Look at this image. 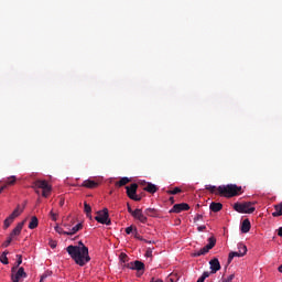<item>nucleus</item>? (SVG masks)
I'll return each instance as SVG.
<instances>
[{"label":"nucleus","mask_w":282,"mask_h":282,"mask_svg":"<svg viewBox=\"0 0 282 282\" xmlns=\"http://www.w3.org/2000/svg\"><path fill=\"white\" fill-rule=\"evenodd\" d=\"M126 268L131 269V270H137V271H144L145 264L142 261H134L130 262L128 264H124Z\"/></svg>","instance_id":"nucleus-9"},{"label":"nucleus","mask_w":282,"mask_h":282,"mask_svg":"<svg viewBox=\"0 0 282 282\" xmlns=\"http://www.w3.org/2000/svg\"><path fill=\"white\" fill-rule=\"evenodd\" d=\"M13 240L14 239L11 236H9V238L2 243V247L3 248L10 247V243H12Z\"/></svg>","instance_id":"nucleus-31"},{"label":"nucleus","mask_w":282,"mask_h":282,"mask_svg":"<svg viewBox=\"0 0 282 282\" xmlns=\"http://www.w3.org/2000/svg\"><path fill=\"white\" fill-rule=\"evenodd\" d=\"M55 230H56V232H58L59 235H65V236L70 235V234H68V231H64L63 228H61V227H58V226L55 227Z\"/></svg>","instance_id":"nucleus-32"},{"label":"nucleus","mask_w":282,"mask_h":282,"mask_svg":"<svg viewBox=\"0 0 282 282\" xmlns=\"http://www.w3.org/2000/svg\"><path fill=\"white\" fill-rule=\"evenodd\" d=\"M150 282H164L162 279L152 278Z\"/></svg>","instance_id":"nucleus-45"},{"label":"nucleus","mask_w":282,"mask_h":282,"mask_svg":"<svg viewBox=\"0 0 282 282\" xmlns=\"http://www.w3.org/2000/svg\"><path fill=\"white\" fill-rule=\"evenodd\" d=\"M39 226V220L35 216L31 218V221L29 224L30 229H35Z\"/></svg>","instance_id":"nucleus-24"},{"label":"nucleus","mask_w":282,"mask_h":282,"mask_svg":"<svg viewBox=\"0 0 282 282\" xmlns=\"http://www.w3.org/2000/svg\"><path fill=\"white\" fill-rule=\"evenodd\" d=\"M25 224V220H23L22 223L18 224L17 227L11 231L10 236L11 238L14 239V237L19 236L22 231V228Z\"/></svg>","instance_id":"nucleus-13"},{"label":"nucleus","mask_w":282,"mask_h":282,"mask_svg":"<svg viewBox=\"0 0 282 282\" xmlns=\"http://www.w3.org/2000/svg\"><path fill=\"white\" fill-rule=\"evenodd\" d=\"M8 253H10L8 250L3 251V253L0 256V262H2L3 264H8L10 263V261H8Z\"/></svg>","instance_id":"nucleus-25"},{"label":"nucleus","mask_w":282,"mask_h":282,"mask_svg":"<svg viewBox=\"0 0 282 282\" xmlns=\"http://www.w3.org/2000/svg\"><path fill=\"white\" fill-rule=\"evenodd\" d=\"M254 203H235L234 208L240 214H252L256 210Z\"/></svg>","instance_id":"nucleus-4"},{"label":"nucleus","mask_w":282,"mask_h":282,"mask_svg":"<svg viewBox=\"0 0 282 282\" xmlns=\"http://www.w3.org/2000/svg\"><path fill=\"white\" fill-rule=\"evenodd\" d=\"M8 186H9L8 182H4V185H2L0 187V189H2V192H3V191H6L8 188Z\"/></svg>","instance_id":"nucleus-41"},{"label":"nucleus","mask_w":282,"mask_h":282,"mask_svg":"<svg viewBox=\"0 0 282 282\" xmlns=\"http://www.w3.org/2000/svg\"><path fill=\"white\" fill-rule=\"evenodd\" d=\"M20 216V212H19V209L17 208V209H14V212H12V214L10 215V217L14 220L17 217H19Z\"/></svg>","instance_id":"nucleus-35"},{"label":"nucleus","mask_w":282,"mask_h":282,"mask_svg":"<svg viewBox=\"0 0 282 282\" xmlns=\"http://www.w3.org/2000/svg\"><path fill=\"white\" fill-rule=\"evenodd\" d=\"M36 194H40L39 189L35 188Z\"/></svg>","instance_id":"nucleus-53"},{"label":"nucleus","mask_w":282,"mask_h":282,"mask_svg":"<svg viewBox=\"0 0 282 282\" xmlns=\"http://www.w3.org/2000/svg\"><path fill=\"white\" fill-rule=\"evenodd\" d=\"M48 245L52 249H55L57 247V242L54 240H50Z\"/></svg>","instance_id":"nucleus-38"},{"label":"nucleus","mask_w":282,"mask_h":282,"mask_svg":"<svg viewBox=\"0 0 282 282\" xmlns=\"http://www.w3.org/2000/svg\"><path fill=\"white\" fill-rule=\"evenodd\" d=\"M209 264H210L212 274H215L217 271L221 269L220 262L217 258H214L213 260H210Z\"/></svg>","instance_id":"nucleus-12"},{"label":"nucleus","mask_w":282,"mask_h":282,"mask_svg":"<svg viewBox=\"0 0 282 282\" xmlns=\"http://www.w3.org/2000/svg\"><path fill=\"white\" fill-rule=\"evenodd\" d=\"M209 275L210 273L208 271H205L200 278H204V280H206V278H208Z\"/></svg>","instance_id":"nucleus-40"},{"label":"nucleus","mask_w":282,"mask_h":282,"mask_svg":"<svg viewBox=\"0 0 282 282\" xmlns=\"http://www.w3.org/2000/svg\"><path fill=\"white\" fill-rule=\"evenodd\" d=\"M278 236H279V237H282V227H280V228L278 229Z\"/></svg>","instance_id":"nucleus-47"},{"label":"nucleus","mask_w":282,"mask_h":282,"mask_svg":"<svg viewBox=\"0 0 282 282\" xmlns=\"http://www.w3.org/2000/svg\"><path fill=\"white\" fill-rule=\"evenodd\" d=\"M206 229V227L205 226H199L198 228H197V230L200 232V231H204Z\"/></svg>","instance_id":"nucleus-46"},{"label":"nucleus","mask_w":282,"mask_h":282,"mask_svg":"<svg viewBox=\"0 0 282 282\" xmlns=\"http://www.w3.org/2000/svg\"><path fill=\"white\" fill-rule=\"evenodd\" d=\"M144 215L148 217H156L158 216V209H153L149 207L148 209L144 210Z\"/></svg>","instance_id":"nucleus-21"},{"label":"nucleus","mask_w":282,"mask_h":282,"mask_svg":"<svg viewBox=\"0 0 282 282\" xmlns=\"http://www.w3.org/2000/svg\"><path fill=\"white\" fill-rule=\"evenodd\" d=\"M153 251L151 249L147 250L145 257H152Z\"/></svg>","instance_id":"nucleus-44"},{"label":"nucleus","mask_w":282,"mask_h":282,"mask_svg":"<svg viewBox=\"0 0 282 282\" xmlns=\"http://www.w3.org/2000/svg\"><path fill=\"white\" fill-rule=\"evenodd\" d=\"M203 219V216L202 215H196V217L194 218V221H199Z\"/></svg>","instance_id":"nucleus-42"},{"label":"nucleus","mask_w":282,"mask_h":282,"mask_svg":"<svg viewBox=\"0 0 282 282\" xmlns=\"http://www.w3.org/2000/svg\"><path fill=\"white\" fill-rule=\"evenodd\" d=\"M170 202L173 204V203H175V198L174 197H171L170 198Z\"/></svg>","instance_id":"nucleus-51"},{"label":"nucleus","mask_w":282,"mask_h":282,"mask_svg":"<svg viewBox=\"0 0 282 282\" xmlns=\"http://www.w3.org/2000/svg\"><path fill=\"white\" fill-rule=\"evenodd\" d=\"M180 193H182V188L178 187V186L174 187L173 189H169V191H167V194H169V195H177V194H180Z\"/></svg>","instance_id":"nucleus-28"},{"label":"nucleus","mask_w":282,"mask_h":282,"mask_svg":"<svg viewBox=\"0 0 282 282\" xmlns=\"http://www.w3.org/2000/svg\"><path fill=\"white\" fill-rule=\"evenodd\" d=\"M204 281H205V279L202 276L197 280V282H204Z\"/></svg>","instance_id":"nucleus-50"},{"label":"nucleus","mask_w":282,"mask_h":282,"mask_svg":"<svg viewBox=\"0 0 282 282\" xmlns=\"http://www.w3.org/2000/svg\"><path fill=\"white\" fill-rule=\"evenodd\" d=\"M64 204H65V200H61L59 205L64 206Z\"/></svg>","instance_id":"nucleus-52"},{"label":"nucleus","mask_w":282,"mask_h":282,"mask_svg":"<svg viewBox=\"0 0 282 282\" xmlns=\"http://www.w3.org/2000/svg\"><path fill=\"white\" fill-rule=\"evenodd\" d=\"M132 217L142 224L148 223V217L143 214L142 209H134Z\"/></svg>","instance_id":"nucleus-11"},{"label":"nucleus","mask_w":282,"mask_h":282,"mask_svg":"<svg viewBox=\"0 0 282 282\" xmlns=\"http://www.w3.org/2000/svg\"><path fill=\"white\" fill-rule=\"evenodd\" d=\"M46 278H47V274H46V273H44V274L41 276L42 280H44V279H46Z\"/></svg>","instance_id":"nucleus-49"},{"label":"nucleus","mask_w":282,"mask_h":282,"mask_svg":"<svg viewBox=\"0 0 282 282\" xmlns=\"http://www.w3.org/2000/svg\"><path fill=\"white\" fill-rule=\"evenodd\" d=\"M95 220H97V223L102 225H107V226L111 225V220L109 218V210L107 209V207L97 212V217H95Z\"/></svg>","instance_id":"nucleus-6"},{"label":"nucleus","mask_w":282,"mask_h":282,"mask_svg":"<svg viewBox=\"0 0 282 282\" xmlns=\"http://www.w3.org/2000/svg\"><path fill=\"white\" fill-rule=\"evenodd\" d=\"M3 193V188H0V194Z\"/></svg>","instance_id":"nucleus-54"},{"label":"nucleus","mask_w":282,"mask_h":282,"mask_svg":"<svg viewBox=\"0 0 282 282\" xmlns=\"http://www.w3.org/2000/svg\"><path fill=\"white\" fill-rule=\"evenodd\" d=\"M138 188H139L138 183H132V184H130V186H126L127 196L134 202L142 200V197L138 196V194H137Z\"/></svg>","instance_id":"nucleus-5"},{"label":"nucleus","mask_w":282,"mask_h":282,"mask_svg":"<svg viewBox=\"0 0 282 282\" xmlns=\"http://www.w3.org/2000/svg\"><path fill=\"white\" fill-rule=\"evenodd\" d=\"M21 263H22V256H21V254H17V265L13 267V268L11 269V271L14 272V271L19 268V265H20Z\"/></svg>","instance_id":"nucleus-30"},{"label":"nucleus","mask_w":282,"mask_h":282,"mask_svg":"<svg viewBox=\"0 0 282 282\" xmlns=\"http://www.w3.org/2000/svg\"><path fill=\"white\" fill-rule=\"evenodd\" d=\"M50 215L52 217V220L56 221L57 220V215L52 210L50 212Z\"/></svg>","instance_id":"nucleus-39"},{"label":"nucleus","mask_w":282,"mask_h":282,"mask_svg":"<svg viewBox=\"0 0 282 282\" xmlns=\"http://www.w3.org/2000/svg\"><path fill=\"white\" fill-rule=\"evenodd\" d=\"M242 249H243V252H240V251H238V252H230L229 257H228V263H230L235 257H243V256H246L248 249H247V247H242Z\"/></svg>","instance_id":"nucleus-14"},{"label":"nucleus","mask_w":282,"mask_h":282,"mask_svg":"<svg viewBox=\"0 0 282 282\" xmlns=\"http://www.w3.org/2000/svg\"><path fill=\"white\" fill-rule=\"evenodd\" d=\"M209 209L213 213H218V212H220L223 209V205H221V203H210Z\"/></svg>","instance_id":"nucleus-19"},{"label":"nucleus","mask_w":282,"mask_h":282,"mask_svg":"<svg viewBox=\"0 0 282 282\" xmlns=\"http://www.w3.org/2000/svg\"><path fill=\"white\" fill-rule=\"evenodd\" d=\"M12 223H14V219L9 216V217L4 220V223H3V228H4V229L10 228V225H12Z\"/></svg>","instance_id":"nucleus-29"},{"label":"nucleus","mask_w":282,"mask_h":282,"mask_svg":"<svg viewBox=\"0 0 282 282\" xmlns=\"http://www.w3.org/2000/svg\"><path fill=\"white\" fill-rule=\"evenodd\" d=\"M143 191L150 193V194H155L159 191V187L153 184V183H147V186L143 187Z\"/></svg>","instance_id":"nucleus-15"},{"label":"nucleus","mask_w":282,"mask_h":282,"mask_svg":"<svg viewBox=\"0 0 282 282\" xmlns=\"http://www.w3.org/2000/svg\"><path fill=\"white\" fill-rule=\"evenodd\" d=\"M32 188L33 189H43L42 192V196L47 198L52 192V186L47 183V181L45 180H36L33 182V185H32Z\"/></svg>","instance_id":"nucleus-3"},{"label":"nucleus","mask_w":282,"mask_h":282,"mask_svg":"<svg viewBox=\"0 0 282 282\" xmlns=\"http://www.w3.org/2000/svg\"><path fill=\"white\" fill-rule=\"evenodd\" d=\"M216 246V238L215 237H210L208 239V245L205 246L204 248H202L199 251L194 253V257H200L206 254L210 249H213Z\"/></svg>","instance_id":"nucleus-7"},{"label":"nucleus","mask_w":282,"mask_h":282,"mask_svg":"<svg viewBox=\"0 0 282 282\" xmlns=\"http://www.w3.org/2000/svg\"><path fill=\"white\" fill-rule=\"evenodd\" d=\"M135 228L137 227L130 226V227H127L124 231L127 235H131V234H134Z\"/></svg>","instance_id":"nucleus-34"},{"label":"nucleus","mask_w":282,"mask_h":282,"mask_svg":"<svg viewBox=\"0 0 282 282\" xmlns=\"http://www.w3.org/2000/svg\"><path fill=\"white\" fill-rule=\"evenodd\" d=\"M274 210L275 212H272L273 217L282 216V203H280V205H274Z\"/></svg>","instance_id":"nucleus-20"},{"label":"nucleus","mask_w":282,"mask_h":282,"mask_svg":"<svg viewBox=\"0 0 282 282\" xmlns=\"http://www.w3.org/2000/svg\"><path fill=\"white\" fill-rule=\"evenodd\" d=\"M133 237H134L135 239L140 240V241L145 242V243H152V241H148V240L143 239V238L140 236V234H139V231H138V228H134V229H133Z\"/></svg>","instance_id":"nucleus-22"},{"label":"nucleus","mask_w":282,"mask_h":282,"mask_svg":"<svg viewBox=\"0 0 282 282\" xmlns=\"http://www.w3.org/2000/svg\"><path fill=\"white\" fill-rule=\"evenodd\" d=\"M189 209V205H187V203H178L176 205H173L172 209H170V213H176L180 214L184 210H188Z\"/></svg>","instance_id":"nucleus-10"},{"label":"nucleus","mask_w":282,"mask_h":282,"mask_svg":"<svg viewBox=\"0 0 282 282\" xmlns=\"http://www.w3.org/2000/svg\"><path fill=\"white\" fill-rule=\"evenodd\" d=\"M82 186H83V187H86V188H90V189L97 188V187H98V182L93 181V180H85V181L83 182V185H82Z\"/></svg>","instance_id":"nucleus-16"},{"label":"nucleus","mask_w":282,"mask_h":282,"mask_svg":"<svg viewBox=\"0 0 282 282\" xmlns=\"http://www.w3.org/2000/svg\"><path fill=\"white\" fill-rule=\"evenodd\" d=\"M250 229H251V223H250V220H249V219H245L243 223H242V225H241V231H242L243 234H248V232L250 231Z\"/></svg>","instance_id":"nucleus-18"},{"label":"nucleus","mask_w":282,"mask_h":282,"mask_svg":"<svg viewBox=\"0 0 282 282\" xmlns=\"http://www.w3.org/2000/svg\"><path fill=\"white\" fill-rule=\"evenodd\" d=\"M83 224H78L77 226H75L70 231H68V236H73V235H75L76 232H78L79 230H82L83 229Z\"/></svg>","instance_id":"nucleus-27"},{"label":"nucleus","mask_w":282,"mask_h":282,"mask_svg":"<svg viewBox=\"0 0 282 282\" xmlns=\"http://www.w3.org/2000/svg\"><path fill=\"white\" fill-rule=\"evenodd\" d=\"M235 274H230L227 279H224L223 282H232Z\"/></svg>","instance_id":"nucleus-37"},{"label":"nucleus","mask_w":282,"mask_h":282,"mask_svg":"<svg viewBox=\"0 0 282 282\" xmlns=\"http://www.w3.org/2000/svg\"><path fill=\"white\" fill-rule=\"evenodd\" d=\"M44 280H42V278H41V280H40V282H43Z\"/></svg>","instance_id":"nucleus-55"},{"label":"nucleus","mask_w":282,"mask_h":282,"mask_svg":"<svg viewBox=\"0 0 282 282\" xmlns=\"http://www.w3.org/2000/svg\"><path fill=\"white\" fill-rule=\"evenodd\" d=\"M278 271H279L280 273H282V264H281L280 267H278Z\"/></svg>","instance_id":"nucleus-48"},{"label":"nucleus","mask_w":282,"mask_h":282,"mask_svg":"<svg viewBox=\"0 0 282 282\" xmlns=\"http://www.w3.org/2000/svg\"><path fill=\"white\" fill-rule=\"evenodd\" d=\"M242 247H247V246H245V245H242V243H239V245H238V249H239V252H240V253L243 252Z\"/></svg>","instance_id":"nucleus-43"},{"label":"nucleus","mask_w":282,"mask_h":282,"mask_svg":"<svg viewBox=\"0 0 282 282\" xmlns=\"http://www.w3.org/2000/svg\"><path fill=\"white\" fill-rule=\"evenodd\" d=\"M7 185L14 186L17 184V175H11L6 181Z\"/></svg>","instance_id":"nucleus-23"},{"label":"nucleus","mask_w":282,"mask_h":282,"mask_svg":"<svg viewBox=\"0 0 282 282\" xmlns=\"http://www.w3.org/2000/svg\"><path fill=\"white\" fill-rule=\"evenodd\" d=\"M26 276H28V274L25 273L24 269L21 267L18 269V271L15 273L12 272L11 280H12V282H19L22 279H25Z\"/></svg>","instance_id":"nucleus-8"},{"label":"nucleus","mask_w":282,"mask_h":282,"mask_svg":"<svg viewBox=\"0 0 282 282\" xmlns=\"http://www.w3.org/2000/svg\"><path fill=\"white\" fill-rule=\"evenodd\" d=\"M127 209H128V213L133 217L135 210L132 209V207L129 203H127Z\"/></svg>","instance_id":"nucleus-36"},{"label":"nucleus","mask_w":282,"mask_h":282,"mask_svg":"<svg viewBox=\"0 0 282 282\" xmlns=\"http://www.w3.org/2000/svg\"><path fill=\"white\" fill-rule=\"evenodd\" d=\"M66 251L70 258L76 262V264L84 267L90 262L91 258L89 256V249L86 247L83 241L78 242V246H68Z\"/></svg>","instance_id":"nucleus-1"},{"label":"nucleus","mask_w":282,"mask_h":282,"mask_svg":"<svg viewBox=\"0 0 282 282\" xmlns=\"http://www.w3.org/2000/svg\"><path fill=\"white\" fill-rule=\"evenodd\" d=\"M84 213H86V217L91 219V207L87 203H84Z\"/></svg>","instance_id":"nucleus-26"},{"label":"nucleus","mask_w":282,"mask_h":282,"mask_svg":"<svg viewBox=\"0 0 282 282\" xmlns=\"http://www.w3.org/2000/svg\"><path fill=\"white\" fill-rule=\"evenodd\" d=\"M205 188L213 194L227 198L239 196L242 192V187L238 186L237 184L219 185L218 187L208 184L205 186Z\"/></svg>","instance_id":"nucleus-2"},{"label":"nucleus","mask_w":282,"mask_h":282,"mask_svg":"<svg viewBox=\"0 0 282 282\" xmlns=\"http://www.w3.org/2000/svg\"><path fill=\"white\" fill-rule=\"evenodd\" d=\"M119 259L121 262H128L129 257L126 253H120Z\"/></svg>","instance_id":"nucleus-33"},{"label":"nucleus","mask_w":282,"mask_h":282,"mask_svg":"<svg viewBox=\"0 0 282 282\" xmlns=\"http://www.w3.org/2000/svg\"><path fill=\"white\" fill-rule=\"evenodd\" d=\"M130 182H131V178H129L127 176H123L115 183V186L116 187H123V186L128 185Z\"/></svg>","instance_id":"nucleus-17"}]
</instances>
